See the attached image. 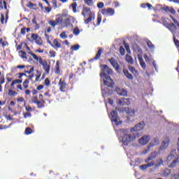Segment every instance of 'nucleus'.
Returning <instances> with one entry per match:
<instances>
[{
	"mask_svg": "<svg viewBox=\"0 0 179 179\" xmlns=\"http://www.w3.org/2000/svg\"><path fill=\"white\" fill-rule=\"evenodd\" d=\"M100 68L101 69L100 76L103 78V85L108 87H114V80L108 76V75H113V69H110L107 64H101Z\"/></svg>",
	"mask_w": 179,
	"mask_h": 179,
	"instance_id": "1",
	"label": "nucleus"
},
{
	"mask_svg": "<svg viewBox=\"0 0 179 179\" xmlns=\"http://www.w3.org/2000/svg\"><path fill=\"white\" fill-rule=\"evenodd\" d=\"M120 135L122 136V142L124 146H128L131 142H134L136 139L135 134H128L127 130L120 129Z\"/></svg>",
	"mask_w": 179,
	"mask_h": 179,
	"instance_id": "2",
	"label": "nucleus"
},
{
	"mask_svg": "<svg viewBox=\"0 0 179 179\" xmlns=\"http://www.w3.org/2000/svg\"><path fill=\"white\" fill-rule=\"evenodd\" d=\"M28 54L31 55V57H33V58H34V59H35V61H38L40 65L42 66V68L45 71V73H47V74L50 73V70L51 69V66H50V64H48V62H47V60L43 59V58L37 57V55H36V54H34L31 52H28Z\"/></svg>",
	"mask_w": 179,
	"mask_h": 179,
	"instance_id": "3",
	"label": "nucleus"
},
{
	"mask_svg": "<svg viewBox=\"0 0 179 179\" xmlns=\"http://www.w3.org/2000/svg\"><path fill=\"white\" fill-rule=\"evenodd\" d=\"M163 163V159L159 158L158 160H157V163L152 161L150 163H148L146 164L140 166V169L142 170L143 171H145V170L149 169V167H153V166H155V169H159L160 166H162Z\"/></svg>",
	"mask_w": 179,
	"mask_h": 179,
	"instance_id": "4",
	"label": "nucleus"
},
{
	"mask_svg": "<svg viewBox=\"0 0 179 179\" xmlns=\"http://www.w3.org/2000/svg\"><path fill=\"white\" fill-rule=\"evenodd\" d=\"M161 20L162 22V24H164V26H166V28L169 29V30H170L172 33H176V31H177V27L176 26V24L167 23V20L164 17H162Z\"/></svg>",
	"mask_w": 179,
	"mask_h": 179,
	"instance_id": "5",
	"label": "nucleus"
},
{
	"mask_svg": "<svg viewBox=\"0 0 179 179\" xmlns=\"http://www.w3.org/2000/svg\"><path fill=\"white\" fill-rule=\"evenodd\" d=\"M82 15L84 17H88L85 20V23L87 24L90 22V8L87 7H84L82 11Z\"/></svg>",
	"mask_w": 179,
	"mask_h": 179,
	"instance_id": "6",
	"label": "nucleus"
},
{
	"mask_svg": "<svg viewBox=\"0 0 179 179\" xmlns=\"http://www.w3.org/2000/svg\"><path fill=\"white\" fill-rule=\"evenodd\" d=\"M101 13H102L103 16H114L115 10H114V8H103L101 10Z\"/></svg>",
	"mask_w": 179,
	"mask_h": 179,
	"instance_id": "7",
	"label": "nucleus"
},
{
	"mask_svg": "<svg viewBox=\"0 0 179 179\" xmlns=\"http://www.w3.org/2000/svg\"><path fill=\"white\" fill-rule=\"evenodd\" d=\"M110 115L112 117V122H115L116 125H120V124H122V122H118V113L115 110H112L110 113Z\"/></svg>",
	"mask_w": 179,
	"mask_h": 179,
	"instance_id": "8",
	"label": "nucleus"
},
{
	"mask_svg": "<svg viewBox=\"0 0 179 179\" xmlns=\"http://www.w3.org/2000/svg\"><path fill=\"white\" fill-rule=\"evenodd\" d=\"M145 128V122H141L136 124L134 127L131 129V132H138V131H142Z\"/></svg>",
	"mask_w": 179,
	"mask_h": 179,
	"instance_id": "9",
	"label": "nucleus"
},
{
	"mask_svg": "<svg viewBox=\"0 0 179 179\" xmlns=\"http://www.w3.org/2000/svg\"><path fill=\"white\" fill-rule=\"evenodd\" d=\"M31 38L34 40L38 45H43V39H41V37L38 36L36 34H32Z\"/></svg>",
	"mask_w": 179,
	"mask_h": 179,
	"instance_id": "10",
	"label": "nucleus"
},
{
	"mask_svg": "<svg viewBox=\"0 0 179 179\" xmlns=\"http://www.w3.org/2000/svg\"><path fill=\"white\" fill-rule=\"evenodd\" d=\"M117 104L119 106H129L131 100L129 98H121L118 99Z\"/></svg>",
	"mask_w": 179,
	"mask_h": 179,
	"instance_id": "11",
	"label": "nucleus"
},
{
	"mask_svg": "<svg viewBox=\"0 0 179 179\" xmlns=\"http://www.w3.org/2000/svg\"><path fill=\"white\" fill-rule=\"evenodd\" d=\"M108 61L110 62L112 66L115 69V71H120V64H118V62L114 57H111L108 59Z\"/></svg>",
	"mask_w": 179,
	"mask_h": 179,
	"instance_id": "12",
	"label": "nucleus"
},
{
	"mask_svg": "<svg viewBox=\"0 0 179 179\" xmlns=\"http://www.w3.org/2000/svg\"><path fill=\"white\" fill-rule=\"evenodd\" d=\"M59 86L60 92H66V87H68V84H66V82L65 80H62V79L60 78L59 81Z\"/></svg>",
	"mask_w": 179,
	"mask_h": 179,
	"instance_id": "13",
	"label": "nucleus"
},
{
	"mask_svg": "<svg viewBox=\"0 0 179 179\" xmlns=\"http://www.w3.org/2000/svg\"><path fill=\"white\" fill-rule=\"evenodd\" d=\"M115 92L119 96H122L123 97H127L128 96V91H127V90L116 87Z\"/></svg>",
	"mask_w": 179,
	"mask_h": 179,
	"instance_id": "14",
	"label": "nucleus"
},
{
	"mask_svg": "<svg viewBox=\"0 0 179 179\" xmlns=\"http://www.w3.org/2000/svg\"><path fill=\"white\" fill-rule=\"evenodd\" d=\"M150 141V137L149 136H143L139 139V143L140 145H142L143 146L145 145H147V143H149Z\"/></svg>",
	"mask_w": 179,
	"mask_h": 179,
	"instance_id": "15",
	"label": "nucleus"
},
{
	"mask_svg": "<svg viewBox=\"0 0 179 179\" xmlns=\"http://www.w3.org/2000/svg\"><path fill=\"white\" fill-rule=\"evenodd\" d=\"M50 45L55 50H57L58 48H61V47H62L61 43H59V41H58V38L54 39L53 43H51Z\"/></svg>",
	"mask_w": 179,
	"mask_h": 179,
	"instance_id": "16",
	"label": "nucleus"
},
{
	"mask_svg": "<svg viewBox=\"0 0 179 179\" xmlns=\"http://www.w3.org/2000/svg\"><path fill=\"white\" fill-rule=\"evenodd\" d=\"M157 155H159V153L156 151H153L151 152L150 155L145 159V163H149V162H150V160H153L155 159H156V157H157Z\"/></svg>",
	"mask_w": 179,
	"mask_h": 179,
	"instance_id": "17",
	"label": "nucleus"
},
{
	"mask_svg": "<svg viewBox=\"0 0 179 179\" xmlns=\"http://www.w3.org/2000/svg\"><path fill=\"white\" fill-rule=\"evenodd\" d=\"M161 10H164L165 12H169V13H171L172 15H176V10L167 6L162 7Z\"/></svg>",
	"mask_w": 179,
	"mask_h": 179,
	"instance_id": "18",
	"label": "nucleus"
},
{
	"mask_svg": "<svg viewBox=\"0 0 179 179\" xmlns=\"http://www.w3.org/2000/svg\"><path fill=\"white\" fill-rule=\"evenodd\" d=\"M156 145H159V138H153L152 142L150 143L148 150H150V148H153V146H156Z\"/></svg>",
	"mask_w": 179,
	"mask_h": 179,
	"instance_id": "19",
	"label": "nucleus"
},
{
	"mask_svg": "<svg viewBox=\"0 0 179 179\" xmlns=\"http://www.w3.org/2000/svg\"><path fill=\"white\" fill-rule=\"evenodd\" d=\"M37 108H44L45 107V101L41 99L40 101L36 102Z\"/></svg>",
	"mask_w": 179,
	"mask_h": 179,
	"instance_id": "20",
	"label": "nucleus"
},
{
	"mask_svg": "<svg viewBox=\"0 0 179 179\" xmlns=\"http://www.w3.org/2000/svg\"><path fill=\"white\" fill-rule=\"evenodd\" d=\"M123 73H124V76H126V78H127V79H129V80H132L134 79V76H132V74L129 73V71H128L127 69H124Z\"/></svg>",
	"mask_w": 179,
	"mask_h": 179,
	"instance_id": "21",
	"label": "nucleus"
},
{
	"mask_svg": "<svg viewBox=\"0 0 179 179\" xmlns=\"http://www.w3.org/2000/svg\"><path fill=\"white\" fill-rule=\"evenodd\" d=\"M170 143V140L167 139L166 141H163L161 147L159 148V150H164V149H166L169 147Z\"/></svg>",
	"mask_w": 179,
	"mask_h": 179,
	"instance_id": "22",
	"label": "nucleus"
},
{
	"mask_svg": "<svg viewBox=\"0 0 179 179\" xmlns=\"http://www.w3.org/2000/svg\"><path fill=\"white\" fill-rule=\"evenodd\" d=\"M170 174H171V170H170V169H164L162 172L161 176H162V177H169V176H170Z\"/></svg>",
	"mask_w": 179,
	"mask_h": 179,
	"instance_id": "23",
	"label": "nucleus"
},
{
	"mask_svg": "<svg viewBox=\"0 0 179 179\" xmlns=\"http://www.w3.org/2000/svg\"><path fill=\"white\" fill-rule=\"evenodd\" d=\"M22 82H23V80H20V79L13 80L12 83H11V85H10L11 89H15V85H17L19 83H22Z\"/></svg>",
	"mask_w": 179,
	"mask_h": 179,
	"instance_id": "24",
	"label": "nucleus"
},
{
	"mask_svg": "<svg viewBox=\"0 0 179 179\" xmlns=\"http://www.w3.org/2000/svg\"><path fill=\"white\" fill-rule=\"evenodd\" d=\"M123 111H125L127 114H135V109H131L129 107L124 108Z\"/></svg>",
	"mask_w": 179,
	"mask_h": 179,
	"instance_id": "25",
	"label": "nucleus"
},
{
	"mask_svg": "<svg viewBox=\"0 0 179 179\" xmlns=\"http://www.w3.org/2000/svg\"><path fill=\"white\" fill-rule=\"evenodd\" d=\"M138 61L141 68H143V69H146V63L143 61V58L142 57H139Z\"/></svg>",
	"mask_w": 179,
	"mask_h": 179,
	"instance_id": "26",
	"label": "nucleus"
},
{
	"mask_svg": "<svg viewBox=\"0 0 179 179\" xmlns=\"http://www.w3.org/2000/svg\"><path fill=\"white\" fill-rule=\"evenodd\" d=\"M59 64H60L59 61H57L56 62L55 69V72L57 75H59L61 73V70L59 69Z\"/></svg>",
	"mask_w": 179,
	"mask_h": 179,
	"instance_id": "27",
	"label": "nucleus"
},
{
	"mask_svg": "<svg viewBox=\"0 0 179 179\" xmlns=\"http://www.w3.org/2000/svg\"><path fill=\"white\" fill-rule=\"evenodd\" d=\"M126 61L128 62V64L134 65V58H132L131 55H126Z\"/></svg>",
	"mask_w": 179,
	"mask_h": 179,
	"instance_id": "28",
	"label": "nucleus"
},
{
	"mask_svg": "<svg viewBox=\"0 0 179 179\" xmlns=\"http://www.w3.org/2000/svg\"><path fill=\"white\" fill-rule=\"evenodd\" d=\"M129 70L130 72H131V73H133V75H134V76H138V71H136L135 67L129 66Z\"/></svg>",
	"mask_w": 179,
	"mask_h": 179,
	"instance_id": "29",
	"label": "nucleus"
},
{
	"mask_svg": "<svg viewBox=\"0 0 179 179\" xmlns=\"http://www.w3.org/2000/svg\"><path fill=\"white\" fill-rule=\"evenodd\" d=\"M175 155H176V150H173L171 152V154L167 157L168 162H171V160H173V159H174Z\"/></svg>",
	"mask_w": 179,
	"mask_h": 179,
	"instance_id": "30",
	"label": "nucleus"
},
{
	"mask_svg": "<svg viewBox=\"0 0 179 179\" xmlns=\"http://www.w3.org/2000/svg\"><path fill=\"white\" fill-rule=\"evenodd\" d=\"M27 8H30V9H34V10H37V4H34L29 1L27 5Z\"/></svg>",
	"mask_w": 179,
	"mask_h": 179,
	"instance_id": "31",
	"label": "nucleus"
},
{
	"mask_svg": "<svg viewBox=\"0 0 179 179\" xmlns=\"http://www.w3.org/2000/svg\"><path fill=\"white\" fill-rule=\"evenodd\" d=\"M101 52H103V50L99 49L98 50V52L96 53V56L94 57V59H91V61H94V59H99L100 57H101Z\"/></svg>",
	"mask_w": 179,
	"mask_h": 179,
	"instance_id": "32",
	"label": "nucleus"
},
{
	"mask_svg": "<svg viewBox=\"0 0 179 179\" xmlns=\"http://www.w3.org/2000/svg\"><path fill=\"white\" fill-rule=\"evenodd\" d=\"M19 53L21 54L20 57L21 58H22V59L27 60V54L26 53V52L21 50L19 52Z\"/></svg>",
	"mask_w": 179,
	"mask_h": 179,
	"instance_id": "33",
	"label": "nucleus"
},
{
	"mask_svg": "<svg viewBox=\"0 0 179 179\" xmlns=\"http://www.w3.org/2000/svg\"><path fill=\"white\" fill-rule=\"evenodd\" d=\"M36 73L37 75L36 76L35 82H38L40 80V78H41V71L37 70Z\"/></svg>",
	"mask_w": 179,
	"mask_h": 179,
	"instance_id": "34",
	"label": "nucleus"
},
{
	"mask_svg": "<svg viewBox=\"0 0 179 179\" xmlns=\"http://www.w3.org/2000/svg\"><path fill=\"white\" fill-rule=\"evenodd\" d=\"M55 22H56V24H61V23L64 22V19L62 18V17H58L55 19Z\"/></svg>",
	"mask_w": 179,
	"mask_h": 179,
	"instance_id": "35",
	"label": "nucleus"
},
{
	"mask_svg": "<svg viewBox=\"0 0 179 179\" xmlns=\"http://www.w3.org/2000/svg\"><path fill=\"white\" fill-rule=\"evenodd\" d=\"M79 48H80V45L79 44H77L71 46V51H78Z\"/></svg>",
	"mask_w": 179,
	"mask_h": 179,
	"instance_id": "36",
	"label": "nucleus"
},
{
	"mask_svg": "<svg viewBox=\"0 0 179 179\" xmlns=\"http://www.w3.org/2000/svg\"><path fill=\"white\" fill-rule=\"evenodd\" d=\"M73 13H76V8H78V3L76 2L71 3V5Z\"/></svg>",
	"mask_w": 179,
	"mask_h": 179,
	"instance_id": "37",
	"label": "nucleus"
},
{
	"mask_svg": "<svg viewBox=\"0 0 179 179\" xmlns=\"http://www.w3.org/2000/svg\"><path fill=\"white\" fill-rule=\"evenodd\" d=\"M31 134H33V129H31V128L27 127L25 129V134L26 135H30Z\"/></svg>",
	"mask_w": 179,
	"mask_h": 179,
	"instance_id": "38",
	"label": "nucleus"
},
{
	"mask_svg": "<svg viewBox=\"0 0 179 179\" xmlns=\"http://www.w3.org/2000/svg\"><path fill=\"white\" fill-rule=\"evenodd\" d=\"M8 96H17V92L13 90H9L8 92Z\"/></svg>",
	"mask_w": 179,
	"mask_h": 179,
	"instance_id": "39",
	"label": "nucleus"
},
{
	"mask_svg": "<svg viewBox=\"0 0 179 179\" xmlns=\"http://www.w3.org/2000/svg\"><path fill=\"white\" fill-rule=\"evenodd\" d=\"M50 56L49 58H55V56L57 55V52L54 50H50L49 52Z\"/></svg>",
	"mask_w": 179,
	"mask_h": 179,
	"instance_id": "40",
	"label": "nucleus"
},
{
	"mask_svg": "<svg viewBox=\"0 0 179 179\" xmlns=\"http://www.w3.org/2000/svg\"><path fill=\"white\" fill-rule=\"evenodd\" d=\"M169 17L172 19L173 22L176 24V26L179 28V22L177 20V19L174 18L173 15H169Z\"/></svg>",
	"mask_w": 179,
	"mask_h": 179,
	"instance_id": "41",
	"label": "nucleus"
},
{
	"mask_svg": "<svg viewBox=\"0 0 179 179\" xmlns=\"http://www.w3.org/2000/svg\"><path fill=\"white\" fill-rule=\"evenodd\" d=\"M101 23V15L99 14L97 16V22L96 26H99Z\"/></svg>",
	"mask_w": 179,
	"mask_h": 179,
	"instance_id": "42",
	"label": "nucleus"
},
{
	"mask_svg": "<svg viewBox=\"0 0 179 179\" xmlns=\"http://www.w3.org/2000/svg\"><path fill=\"white\" fill-rule=\"evenodd\" d=\"M23 87H24V89H27L29 87V80L26 79L24 82H23Z\"/></svg>",
	"mask_w": 179,
	"mask_h": 179,
	"instance_id": "43",
	"label": "nucleus"
},
{
	"mask_svg": "<svg viewBox=\"0 0 179 179\" xmlns=\"http://www.w3.org/2000/svg\"><path fill=\"white\" fill-rule=\"evenodd\" d=\"M73 33L76 36H78L80 33V30L78 27H76V28H74Z\"/></svg>",
	"mask_w": 179,
	"mask_h": 179,
	"instance_id": "44",
	"label": "nucleus"
},
{
	"mask_svg": "<svg viewBox=\"0 0 179 179\" xmlns=\"http://www.w3.org/2000/svg\"><path fill=\"white\" fill-rule=\"evenodd\" d=\"M147 45L149 48H155V45H153L150 41H147Z\"/></svg>",
	"mask_w": 179,
	"mask_h": 179,
	"instance_id": "45",
	"label": "nucleus"
},
{
	"mask_svg": "<svg viewBox=\"0 0 179 179\" xmlns=\"http://www.w3.org/2000/svg\"><path fill=\"white\" fill-rule=\"evenodd\" d=\"M38 97L37 96H34L31 97V101L32 103H34V104H36L37 101H38Z\"/></svg>",
	"mask_w": 179,
	"mask_h": 179,
	"instance_id": "46",
	"label": "nucleus"
},
{
	"mask_svg": "<svg viewBox=\"0 0 179 179\" xmlns=\"http://www.w3.org/2000/svg\"><path fill=\"white\" fill-rule=\"evenodd\" d=\"M64 24L65 26H66V27H68V26H70L71 24V19L69 18H66L64 21Z\"/></svg>",
	"mask_w": 179,
	"mask_h": 179,
	"instance_id": "47",
	"label": "nucleus"
},
{
	"mask_svg": "<svg viewBox=\"0 0 179 179\" xmlns=\"http://www.w3.org/2000/svg\"><path fill=\"white\" fill-rule=\"evenodd\" d=\"M48 23L52 26V27H55V26H57V22L54 20H50Z\"/></svg>",
	"mask_w": 179,
	"mask_h": 179,
	"instance_id": "48",
	"label": "nucleus"
},
{
	"mask_svg": "<svg viewBox=\"0 0 179 179\" xmlns=\"http://www.w3.org/2000/svg\"><path fill=\"white\" fill-rule=\"evenodd\" d=\"M120 53L121 54V55H125V49H124V47L120 46Z\"/></svg>",
	"mask_w": 179,
	"mask_h": 179,
	"instance_id": "49",
	"label": "nucleus"
},
{
	"mask_svg": "<svg viewBox=\"0 0 179 179\" xmlns=\"http://www.w3.org/2000/svg\"><path fill=\"white\" fill-rule=\"evenodd\" d=\"M60 37L61 38H68V35H66V33L64 31L60 34Z\"/></svg>",
	"mask_w": 179,
	"mask_h": 179,
	"instance_id": "50",
	"label": "nucleus"
},
{
	"mask_svg": "<svg viewBox=\"0 0 179 179\" xmlns=\"http://www.w3.org/2000/svg\"><path fill=\"white\" fill-rule=\"evenodd\" d=\"M45 37L48 41V43L51 44V41L50 40V35L47 34V32H45Z\"/></svg>",
	"mask_w": 179,
	"mask_h": 179,
	"instance_id": "51",
	"label": "nucleus"
},
{
	"mask_svg": "<svg viewBox=\"0 0 179 179\" xmlns=\"http://www.w3.org/2000/svg\"><path fill=\"white\" fill-rule=\"evenodd\" d=\"M97 8H99V9H103V8H104V3L103 2L98 3Z\"/></svg>",
	"mask_w": 179,
	"mask_h": 179,
	"instance_id": "52",
	"label": "nucleus"
},
{
	"mask_svg": "<svg viewBox=\"0 0 179 179\" xmlns=\"http://www.w3.org/2000/svg\"><path fill=\"white\" fill-rule=\"evenodd\" d=\"M173 41L175 43L176 46L179 48V41L176 39V37H173Z\"/></svg>",
	"mask_w": 179,
	"mask_h": 179,
	"instance_id": "53",
	"label": "nucleus"
},
{
	"mask_svg": "<svg viewBox=\"0 0 179 179\" xmlns=\"http://www.w3.org/2000/svg\"><path fill=\"white\" fill-rule=\"evenodd\" d=\"M34 71V67H31V69L29 71H25V73H28L29 75H30V73H31V72Z\"/></svg>",
	"mask_w": 179,
	"mask_h": 179,
	"instance_id": "54",
	"label": "nucleus"
},
{
	"mask_svg": "<svg viewBox=\"0 0 179 179\" xmlns=\"http://www.w3.org/2000/svg\"><path fill=\"white\" fill-rule=\"evenodd\" d=\"M5 22V16L3 15V14H1V24H3Z\"/></svg>",
	"mask_w": 179,
	"mask_h": 179,
	"instance_id": "55",
	"label": "nucleus"
},
{
	"mask_svg": "<svg viewBox=\"0 0 179 179\" xmlns=\"http://www.w3.org/2000/svg\"><path fill=\"white\" fill-rule=\"evenodd\" d=\"M52 3L54 6V8H58V6L57 5V0H52Z\"/></svg>",
	"mask_w": 179,
	"mask_h": 179,
	"instance_id": "56",
	"label": "nucleus"
},
{
	"mask_svg": "<svg viewBox=\"0 0 179 179\" xmlns=\"http://www.w3.org/2000/svg\"><path fill=\"white\" fill-rule=\"evenodd\" d=\"M20 33H21V34H22V35L26 34V27L22 28V29H21V31H20Z\"/></svg>",
	"mask_w": 179,
	"mask_h": 179,
	"instance_id": "57",
	"label": "nucleus"
},
{
	"mask_svg": "<svg viewBox=\"0 0 179 179\" xmlns=\"http://www.w3.org/2000/svg\"><path fill=\"white\" fill-rule=\"evenodd\" d=\"M26 111H33V108H31L30 106H25Z\"/></svg>",
	"mask_w": 179,
	"mask_h": 179,
	"instance_id": "58",
	"label": "nucleus"
},
{
	"mask_svg": "<svg viewBox=\"0 0 179 179\" xmlns=\"http://www.w3.org/2000/svg\"><path fill=\"white\" fill-rule=\"evenodd\" d=\"M45 86H49L50 85V79L45 78Z\"/></svg>",
	"mask_w": 179,
	"mask_h": 179,
	"instance_id": "59",
	"label": "nucleus"
},
{
	"mask_svg": "<svg viewBox=\"0 0 179 179\" xmlns=\"http://www.w3.org/2000/svg\"><path fill=\"white\" fill-rule=\"evenodd\" d=\"M43 89H44V85H38V86L36 87V90H43Z\"/></svg>",
	"mask_w": 179,
	"mask_h": 179,
	"instance_id": "60",
	"label": "nucleus"
},
{
	"mask_svg": "<svg viewBox=\"0 0 179 179\" xmlns=\"http://www.w3.org/2000/svg\"><path fill=\"white\" fill-rule=\"evenodd\" d=\"M24 118H27V117H31V113H26L24 114Z\"/></svg>",
	"mask_w": 179,
	"mask_h": 179,
	"instance_id": "61",
	"label": "nucleus"
},
{
	"mask_svg": "<svg viewBox=\"0 0 179 179\" xmlns=\"http://www.w3.org/2000/svg\"><path fill=\"white\" fill-rule=\"evenodd\" d=\"M6 120H8L9 121H12L13 120V117L10 116V115L6 116Z\"/></svg>",
	"mask_w": 179,
	"mask_h": 179,
	"instance_id": "62",
	"label": "nucleus"
},
{
	"mask_svg": "<svg viewBox=\"0 0 179 179\" xmlns=\"http://www.w3.org/2000/svg\"><path fill=\"white\" fill-rule=\"evenodd\" d=\"M32 23L34 24H35L36 26H38V24H37V21H36V17H34V19L32 20Z\"/></svg>",
	"mask_w": 179,
	"mask_h": 179,
	"instance_id": "63",
	"label": "nucleus"
},
{
	"mask_svg": "<svg viewBox=\"0 0 179 179\" xmlns=\"http://www.w3.org/2000/svg\"><path fill=\"white\" fill-rule=\"evenodd\" d=\"M51 7H45V10H46V12H48V13H50V12H51Z\"/></svg>",
	"mask_w": 179,
	"mask_h": 179,
	"instance_id": "64",
	"label": "nucleus"
}]
</instances>
